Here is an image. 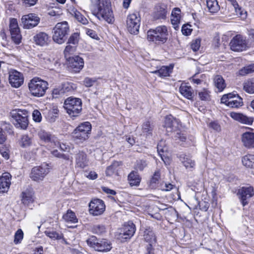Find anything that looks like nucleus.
Returning a JSON list of instances; mask_svg holds the SVG:
<instances>
[{
	"label": "nucleus",
	"instance_id": "nucleus-45",
	"mask_svg": "<svg viewBox=\"0 0 254 254\" xmlns=\"http://www.w3.org/2000/svg\"><path fill=\"white\" fill-rule=\"evenodd\" d=\"M46 236L53 240H60L63 238L62 234H60L54 231H46L45 232Z\"/></svg>",
	"mask_w": 254,
	"mask_h": 254
},
{
	"label": "nucleus",
	"instance_id": "nucleus-53",
	"mask_svg": "<svg viewBox=\"0 0 254 254\" xmlns=\"http://www.w3.org/2000/svg\"><path fill=\"white\" fill-rule=\"evenodd\" d=\"M61 88L64 93L73 90V84L69 82H65L62 84Z\"/></svg>",
	"mask_w": 254,
	"mask_h": 254
},
{
	"label": "nucleus",
	"instance_id": "nucleus-33",
	"mask_svg": "<svg viewBox=\"0 0 254 254\" xmlns=\"http://www.w3.org/2000/svg\"><path fill=\"white\" fill-rule=\"evenodd\" d=\"M32 138L27 134L22 135L19 141V145L22 148H26L32 145Z\"/></svg>",
	"mask_w": 254,
	"mask_h": 254
},
{
	"label": "nucleus",
	"instance_id": "nucleus-46",
	"mask_svg": "<svg viewBox=\"0 0 254 254\" xmlns=\"http://www.w3.org/2000/svg\"><path fill=\"white\" fill-rule=\"evenodd\" d=\"M76 47L74 45L67 44L64 51V56L67 59L69 55L73 54L75 51Z\"/></svg>",
	"mask_w": 254,
	"mask_h": 254
},
{
	"label": "nucleus",
	"instance_id": "nucleus-52",
	"mask_svg": "<svg viewBox=\"0 0 254 254\" xmlns=\"http://www.w3.org/2000/svg\"><path fill=\"white\" fill-rule=\"evenodd\" d=\"M164 145V142L163 140H161L157 145V151L160 155V157H161V159L165 163V161L164 160V159L162 156V154L161 153H163L165 151L167 150L166 148L165 147H163V145Z\"/></svg>",
	"mask_w": 254,
	"mask_h": 254
},
{
	"label": "nucleus",
	"instance_id": "nucleus-59",
	"mask_svg": "<svg viewBox=\"0 0 254 254\" xmlns=\"http://www.w3.org/2000/svg\"><path fill=\"white\" fill-rule=\"evenodd\" d=\"M190 25H184L182 28V32L183 35H189L190 34L192 29L190 28Z\"/></svg>",
	"mask_w": 254,
	"mask_h": 254
},
{
	"label": "nucleus",
	"instance_id": "nucleus-41",
	"mask_svg": "<svg viewBox=\"0 0 254 254\" xmlns=\"http://www.w3.org/2000/svg\"><path fill=\"white\" fill-rule=\"evenodd\" d=\"M153 126L148 121L144 123L142 127V131L146 136L150 135L152 134L153 130Z\"/></svg>",
	"mask_w": 254,
	"mask_h": 254
},
{
	"label": "nucleus",
	"instance_id": "nucleus-31",
	"mask_svg": "<svg viewBox=\"0 0 254 254\" xmlns=\"http://www.w3.org/2000/svg\"><path fill=\"white\" fill-rule=\"evenodd\" d=\"M206 5L209 12L215 13L220 9V6L217 0H206Z\"/></svg>",
	"mask_w": 254,
	"mask_h": 254
},
{
	"label": "nucleus",
	"instance_id": "nucleus-26",
	"mask_svg": "<svg viewBox=\"0 0 254 254\" xmlns=\"http://www.w3.org/2000/svg\"><path fill=\"white\" fill-rule=\"evenodd\" d=\"M181 10L179 8H174L171 13V21L175 29L178 27L181 20Z\"/></svg>",
	"mask_w": 254,
	"mask_h": 254
},
{
	"label": "nucleus",
	"instance_id": "nucleus-42",
	"mask_svg": "<svg viewBox=\"0 0 254 254\" xmlns=\"http://www.w3.org/2000/svg\"><path fill=\"white\" fill-rule=\"evenodd\" d=\"M254 72V64H250L242 68L239 71L240 75L246 76Z\"/></svg>",
	"mask_w": 254,
	"mask_h": 254
},
{
	"label": "nucleus",
	"instance_id": "nucleus-30",
	"mask_svg": "<svg viewBox=\"0 0 254 254\" xmlns=\"http://www.w3.org/2000/svg\"><path fill=\"white\" fill-rule=\"evenodd\" d=\"M70 14L73 16L78 21L83 24H87L88 23V20L79 11L74 8L69 9Z\"/></svg>",
	"mask_w": 254,
	"mask_h": 254
},
{
	"label": "nucleus",
	"instance_id": "nucleus-57",
	"mask_svg": "<svg viewBox=\"0 0 254 254\" xmlns=\"http://www.w3.org/2000/svg\"><path fill=\"white\" fill-rule=\"evenodd\" d=\"M200 46V40L195 39L192 41L191 44V48L193 51H197L199 50Z\"/></svg>",
	"mask_w": 254,
	"mask_h": 254
},
{
	"label": "nucleus",
	"instance_id": "nucleus-44",
	"mask_svg": "<svg viewBox=\"0 0 254 254\" xmlns=\"http://www.w3.org/2000/svg\"><path fill=\"white\" fill-rule=\"evenodd\" d=\"M79 39V33L75 32L72 34L68 39L67 44H71L76 46L78 45Z\"/></svg>",
	"mask_w": 254,
	"mask_h": 254
},
{
	"label": "nucleus",
	"instance_id": "nucleus-38",
	"mask_svg": "<svg viewBox=\"0 0 254 254\" xmlns=\"http://www.w3.org/2000/svg\"><path fill=\"white\" fill-rule=\"evenodd\" d=\"M63 218L66 222H70L71 223L77 222V218L75 213L71 210H68L66 213L63 215Z\"/></svg>",
	"mask_w": 254,
	"mask_h": 254
},
{
	"label": "nucleus",
	"instance_id": "nucleus-18",
	"mask_svg": "<svg viewBox=\"0 0 254 254\" xmlns=\"http://www.w3.org/2000/svg\"><path fill=\"white\" fill-rule=\"evenodd\" d=\"M9 82L14 88H18L22 85L24 82V77L21 73L12 70L9 73Z\"/></svg>",
	"mask_w": 254,
	"mask_h": 254
},
{
	"label": "nucleus",
	"instance_id": "nucleus-19",
	"mask_svg": "<svg viewBox=\"0 0 254 254\" xmlns=\"http://www.w3.org/2000/svg\"><path fill=\"white\" fill-rule=\"evenodd\" d=\"M68 67L72 72H78L83 67L84 61L79 56L68 57Z\"/></svg>",
	"mask_w": 254,
	"mask_h": 254
},
{
	"label": "nucleus",
	"instance_id": "nucleus-14",
	"mask_svg": "<svg viewBox=\"0 0 254 254\" xmlns=\"http://www.w3.org/2000/svg\"><path fill=\"white\" fill-rule=\"evenodd\" d=\"M245 38L241 35H237L233 38L230 43V48L235 52H241L245 50L248 47Z\"/></svg>",
	"mask_w": 254,
	"mask_h": 254
},
{
	"label": "nucleus",
	"instance_id": "nucleus-1",
	"mask_svg": "<svg viewBox=\"0 0 254 254\" xmlns=\"http://www.w3.org/2000/svg\"><path fill=\"white\" fill-rule=\"evenodd\" d=\"M168 35L167 26L161 25L149 30L147 32V39L155 44H164L168 40Z\"/></svg>",
	"mask_w": 254,
	"mask_h": 254
},
{
	"label": "nucleus",
	"instance_id": "nucleus-43",
	"mask_svg": "<svg viewBox=\"0 0 254 254\" xmlns=\"http://www.w3.org/2000/svg\"><path fill=\"white\" fill-rule=\"evenodd\" d=\"M144 238L146 242L149 243H152L155 241V235L150 229H146L144 231Z\"/></svg>",
	"mask_w": 254,
	"mask_h": 254
},
{
	"label": "nucleus",
	"instance_id": "nucleus-60",
	"mask_svg": "<svg viewBox=\"0 0 254 254\" xmlns=\"http://www.w3.org/2000/svg\"><path fill=\"white\" fill-rule=\"evenodd\" d=\"M160 178V172H159V171H157L154 173L153 176L152 177V178L151 180V183H154V184L156 183L159 181Z\"/></svg>",
	"mask_w": 254,
	"mask_h": 254
},
{
	"label": "nucleus",
	"instance_id": "nucleus-50",
	"mask_svg": "<svg viewBox=\"0 0 254 254\" xmlns=\"http://www.w3.org/2000/svg\"><path fill=\"white\" fill-rule=\"evenodd\" d=\"M147 164L144 160H140L136 161L135 169L137 171H142L147 166Z\"/></svg>",
	"mask_w": 254,
	"mask_h": 254
},
{
	"label": "nucleus",
	"instance_id": "nucleus-8",
	"mask_svg": "<svg viewBox=\"0 0 254 254\" xmlns=\"http://www.w3.org/2000/svg\"><path fill=\"white\" fill-rule=\"evenodd\" d=\"M86 242L89 246L94 249L95 251L107 252L112 249L111 243L106 239H98L95 236H90Z\"/></svg>",
	"mask_w": 254,
	"mask_h": 254
},
{
	"label": "nucleus",
	"instance_id": "nucleus-13",
	"mask_svg": "<svg viewBox=\"0 0 254 254\" xmlns=\"http://www.w3.org/2000/svg\"><path fill=\"white\" fill-rule=\"evenodd\" d=\"M9 28L12 41L16 45L19 44L21 42L22 35L16 19H10Z\"/></svg>",
	"mask_w": 254,
	"mask_h": 254
},
{
	"label": "nucleus",
	"instance_id": "nucleus-55",
	"mask_svg": "<svg viewBox=\"0 0 254 254\" xmlns=\"http://www.w3.org/2000/svg\"><path fill=\"white\" fill-rule=\"evenodd\" d=\"M58 117V110L56 109L53 110V111L50 112L48 114V118L50 122H54L55 121L56 119Z\"/></svg>",
	"mask_w": 254,
	"mask_h": 254
},
{
	"label": "nucleus",
	"instance_id": "nucleus-29",
	"mask_svg": "<svg viewBox=\"0 0 254 254\" xmlns=\"http://www.w3.org/2000/svg\"><path fill=\"white\" fill-rule=\"evenodd\" d=\"M128 180L131 186H138L141 181V178L137 172L133 171L129 174Z\"/></svg>",
	"mask_w": 254,
	"mask_h": 254
},
{
	"label": "nucleus",
	"instance_id": "nucleus-48",
	"mask_svg": "<svg viewBox=\"0 0 254 254\" xmlns=\"http://www.w3.org/2000/svg\"><path fill=\"white\" fill-rule=\"evenodd\" d=\"M227 0L231 3V4L233 5L234 8H235L236 14L240 15V16H242L243 13H242V10L241 7L239 6V5L238 4L236 0Z\"/></svg>",
	"mask_w": 254,
	"mask_h": 254
},
{
	"label": "nucleus",
	"instance_id": "nucleus-27",
	"mask_svg": "<svg viewBox=\"0 0 254 254\" xmlns=\"http://www.w3.org/2000/svg\"><path fill=\"white\" fill-rule=\"evenodd\" d=\"M213 82L214 86L218 92L222 91L226 87L225 80L221 75H217L215 76L213 78Z\"/></svg>",
	"mask_w": 254,
	"mask_h": 254
},
{
	"label": "nucleus",
	"instance_id": "nucleus-16",
	"mask_svg": "<svg viewBox=\"0 0 254 254\" xmlns=\"http://www.w3.org/2000/svg\"><path fill=\"white\" fill-rule=\"evenodd\" d=\"M40 18L35 14L29 13L23 15L21 20L25 29H31L37 26L40 22Z\"/></svg>",
	"mask_w": 254,
	"mask_h": 254
},
{
	"label": "nucleus",
	"instance_id": "nucleus-36",
	"mask_svg": "<svg viewBox=\"0 0 254 254\" xmlns=\"http://www.w3.org/2000/svg\"><path fill=\"white\" fill-rule=\"evenodd\" d=\"M176 122V120L171 115L168 116L165 118L164 127L166 128L168 132H171L173 130Z\"/></svg>",
	"mask_w": 254,
	"mask_h": 254
},
{
	"label": "nucleus",
	"instance_id": "nucleus-24",
	"mask_svg": "<svg viewBox=\"0 0 254 254\" xmlns=\"http://www.w3.org/2000/svg\"><path fill=\"white\" fill-rule=\"evenodd\" d=\"M10 174L8 173H3L0 177V192H6L11 184Z\"/></svg>",
	"mask_w": 254,
	"mask_h": 254
},
{
	"label": "nucleus",
	"instance_id": "nucleus-64",
	"mask_svg": "<svg viewBox=\"0 0 254 254\" xmlns=\"http://www.w3.org/2000/svg\"><path fill=\"white\" fill-rule=\"evenodd\" d=\"M38 0H23V3L26 6H33L35 5Z\"/></svg>",
	"mask_w": 254,
	"mask_h": 254
},
{
	"label": "nucleus",
	"instance_id": "nucleus-12",
	"mask_svg": "<svg viewBox=\"0 0 254 254\" xmlns=\"http://www.w3.org/2000/svg\"><path fill=\"white\" fill-rule=\"evenodd\" d=\"M221 103L231 108H239L243 105L242 98L233 93L223 95L221 99Z\"/></svg>",
	"mask_w": 254,
	"mask_h": 254
},
{
	"label": "nucleus",
	"instance_id": "nucleus-2",
	"mask_svg": "<svg viewBox=\"0 0 254 254\" xmlns=\"http://www.w3.org/2000/svg\"><path fill=\"white\" fill-rule=\"evenodd\" d=\"M111 6L110 0H102L98 5V11L93 14L99 19H103L109 23H112L114 17Z\"/></svg>",
	"mask_w": 254,
	"mask_h": 254
},
{
	"label": "nucleus",
	"instance_id": "nucleus-51",
	"mask_svg": "<svg viewBox=\"0 0 254 254\" xmlns=\"http://www.w3.org/2000/svg\"><path fill=\"white\" fill-rule=\"evenodd\" d=\"M209 92L205 89L198 92V96L201 100L208 101L210 100V96Z\"/></svg>",
	"mask_w": 254,
	"mask_h": 254
},
{
	"label": "nucleus",
	"instance_id": "nucleus-11",
	"mask_svg": "<svg viewBox=\"0 0 254 254\" xmlns=\"http://www.w3.org/2000/svg\"><path fill=\"white\" fill-rule=\"evenodd\" d=\"M135 232V225L133 223L129 222L124 225L119 232L117 233L116 236L118 240L121 242H124L132 237Z\"/></svg>",
	"mask_w": 254,
	"mask_h": 254
},
{
	"label": "nucleus",
	"instance_id": "nucleus-54",
	"mask_svg": "<svg viewBox=\"0 0 254 254\" xmlns=\"http://www.w3.org/2000/svg\"><path fill=\"white\" fill-rule=\"evenodd\" d=\"M56 146H59L60 149L64 151H68L70 149V146L64 143H61L58 140L54 141Z\"/></svg>",
	"mask_w": 254,
	"mask_h": 254
},
{
	"label": "nucleus",
	"instance_id": "nucleus-34",
	"mask_svg": "<svg viewBox=\"0 0 254 254\" xmlns=\"http://www.w3.org/2000/svg\"><path fill=\"white\" fill-rule=\"evenodd\" d=\"M173 67L167 66H163L159 69L152 71V73L158 74L159 76L164 77L169 76L172 72Z\"/></svg>",
	"mask_w": 254,
	"mask_h": 254
},
{
	"label": "nucleus",
	"instance_id": "nucleus-32",
	"mask_svg": "<svg viewBox=\"0 0 254 254\" xmlns=\"http://www.w3.org/2000/svg\"><path fill=\"white\" fill-rule=\"evenodd\" d=\"M180 92L184 97L190 99L192 97L193 90L191 87L185 84H182L180 87Z\"/></svg>",
	"mask_w": 254,
	"mask_h": 254
},
{
	"label": "nucleus",
	"instance_id": "nucleus-5",
	"mask_svg": "<svg viewBox=\"0 0 254 254\" xmlns=\"http://www.w3.org/2000/svg\"><path fill=\"white\" fill-rule=\"evenodd\" d=\"M53 40L59 44L64 43L69 32V27L66 21L58 23L53 29Z\"/></svg>",
	"mask_w": 254,
	"mask_h": 254
},
{
	"label": "nucleus",
	"instance_id": "nucleus-49",
	"mask_svg": "<svg viewBox=\"0 0 254 254\" xmlns=\"http://www.w3.org/2000/svg\"><path fill=\"white\" fill-rule=\"evenodd\" d=\"M92 231L96 234H101L105 232V227L102 225H95L92 228Z\"/></svg>",
	"mask_w": 254,
	"mask_h": 254
},
{
	"label": "nucleus",
	"instance_id": "nucleus-9",
	"mask_svg": "<svg viewBox=\"0 0 254 254\" xmlns=\"http://www.w3.org/2000/svg\"><path fill=\"white\" fill-rule=\"evenodd\" d=\"M127 28L131 34H137L140 25V17L138 13L129 14L126 20Z\"/></svg>",
	"mask_w": 254,
	"mask_h": 254
},
{
	"label": "nucleus",
	"instance_id": "nucleus-39",
	"mask_svg": "<svg viewBox=\"0 0 254 254\" xmlns=\"http://www.w3.org/2000/svg\"><path fill=\"white\" fill-rule=\"evenodd\" d=\"M181 160L184 166L187 169L193 168L195 166V162L189 156L185 155L181 157Z\"/></svg>",
	"mask_w": 254,
	"mask_h": 254
},
{
	"label": "nucleus",
	"instance_id": "nucleus-10",
	"mask_svg": "<svg viewBox=\"0 0 254 254\" xmlns=\"http://www.w3.org/2000/svg\"><path fill=\"white\" fill-rule=\"evenodd\" d=\"M49 164L43 163L40 166L35 167L32 169L30 177L33 181L36 182L43 181L45 176L49 173Z\"/></svg>",
	"mask_w": 254,
	"mask_h": 254
},
{
	"label": "nucleus",
	"instance_id": "nucleus-40",
	"mask_svg": "<svg viewBox=\"0 0 254 254\" xmlns=\"http://www.w3.org/2000/svg\"><path fill=\"white\" fill-rule=\"evenodd\" d=\"M38 136L40 139L44 141L45 143L51 141H53L54 142V141L56 140L50 133L45 131L44 130L40 131L38 133Z\"/></svg>",
	"mask_w": 254,
	"mask_h": 254
},
{
	"label": "nucleus",
	"instance_id": "nucleus-6",
	"mask_svg": "<svg viewBox=\"0 0 254 254\" xmlns=\"http://www.w3.org/2000/svg\"><path fill=\"white\" fill-rule=\"evenodd\" d=\"M82 102L80 99L73 97L67 98L64 102V108L70 117L78 116L82 110Z\"/></svg>",
	"mask_w": 254,
	"mask_h": 254
},
{
	"label": "nucleus",
	"instance_id": "nucleus-58",
	"mask_svg": "<svg viewBox=\"0 0 254 254\" xmlns=\"http://www.w3.org/2000/svg\"><path fill=\"white\" fill-rule=\"evenodd\" d=\"M96 81V80L95 79L86 77L83 81V83L85 86L90 87L93 86Z\"/></svg>",
	"mask_w": 254,
	"mask_h": 254
},
{
	"label": "nucleus",
	"instance_id": "nucleus-23",
	"mask_svg": "<svg viewBox=\"0 0 254 254\" xmlns=\"http://www.w3.org/2000/svg\"><path fill=\"white\" fill-rule=\"evenodd\" d=\"M75 166L77 168H84L88 166V159L87 155L83 151H79L75 154Z\"/></svg>",
	"mask_w": 254,
	"mask_h": 254
},
{
	"label": "nucleus",
	"instance_id": "nucleus-3",
	"mask_svg": "<svg viewBox=\"0 0 254 254\" xmlns=\"http://www.w3.org/2000/svg\"><path fill=\"white\" fill-rule=\"evenodd\" d=\"M91 125L88 122H84L77 127L72 132V137L76 143H81L88 139L91 133Z\"/></svg>",
	"mask_w": 254,
	"mask_h": 254
},
{
	"label": "nucleus",
	"instance_id": "nucleus-7",
	"mask_svg": "<svg viewBox=\"0 0 254 254\" xmlns=\"http://www.w3.org/2000/svg\"><path fill=\"white\" fill-rule=\"evenodd\" d=\"M12 122L17 128L25 129L28 125V112L25 110H15L11 113Z\"/></svg>",
	"mask_w": 254,
	"mask_h": 254
},
{
	"label": "nucleus",
	"instance_id": "nucleus-47",
	"mask_svg": "<svg viewBox=\"0 0 254 254\" xmlns=\"http://www.w3.org/2000/svg\"><path fill=\"white\" fill-rule=\"evenodd\" d=\"M23 238V232L21 229H19L14 234V243L16 245L20 243Z\"/></svg>",
	"mask_w": 254,
	"mask_h": 254
},
{
	"label": "nucleus",
	"instance_id": "nucleus-56",
	"mask_svg": "<svg viewBox=\"0 0 254 254\" xmlns=\"http://www.w3.org/2000/svg\"><path fill=\"white\" fill-rule=\"evenodd\" d=\"M33 120L36 122H40L42 120L41 113L38 110H34L32 113Z\"/></svg>",
	"mask_w": 254,
	"mask_h": 254
},
{
	"label": "nucleus",
	"instance_id": "nucleus-20",
	"mask_svg": "<svg viewBox=\"0 0 254 254\" xmlns=\"http://www.w3.org/2000/svg\"><path fill=\"white\" fill-rule=\"evenodd\" d=\"M241 140L243 145L248 148L254 147V130L249 128V130L243 133Z\"/></svg>",
	"mask_w": 254,
	"mask_h": 254
},
{
	"label": "nucleus",
	"instance_id": "nucleus-61",
	"mask_svg": "<svg viewBox=\"0 0 254 254\" xmlns=\"http://www.w3.org/2000/svg\"><path fill=\"white\" fill-rule=\"evenodd\" d=\"M209 127L217 131H219L221 130L220 126L216 122H211L209 124Z\"/></svg>",
	"mask_w": 254,
	"mask_h": 254
},
{
	"label": "nucleus",
	"instance_id": "nucleus-37",
	"mask_svg": "<svg viewBox=\"0 0 254 254\" xmlns=\"http://www.w3.org/2000/svg\"><path fill=\"white\" fill-rule=\"evenodd\" d=\"M243 89L247 93H254V78H250L243 83Z\"/></svg>",
	"mask_w": 254,
	"mask_h": 254
},
{
	"label": "nucleus",
	"instance_id": "nucleus-15",
	"mask_svg": "<svg viewBox=\"0 0 254 254\" xmlns=\"http://www.w3.org/2000/svg\"><path fill=\"white\" fill-rule=\"evenodd\" d=\"M89 212L94 216L102 214L105 210V205L101 199H95L89 203Z\"/></svg>",
	"mask_w": 254,
	"mask_h": 254
},
{
	"label": "nucleus",
	"instance_id": "nucleus-21",
	"mask_svg": "<svg viewBox=\"0 0 254 254\" xmlns=\"http://www.w3.org/2000/svg\"><path fill=\"white\" fill-rule=\"evenodd\" d=\"M168 14L167 6L164 4H159L154 8L153 18L157 19H165Z\"/></svg>",
	"mask_w": 254,
	"mask_h": 254
},
{
	"label": "nucleus",
	"instance_id": "nucleus-62",
	"mask_svg": "<svg viewBox=\"0 0 254 254\" xmlns=\"http://www.w3.org/2000/svg\"><path fill=\"white\" fill-rule=\"evenodd\" d=\"M175 137L176 139H179L181 141H185L187 139V137L185 134L181 132H177Z\"/></svg>",
	"mask_w": 254,
	"mask_h": 254
},
{
	"label": "nucleus",
	"instance_id": "nucleus-22",
	"mask_svg": "<svg viewBox=\"0 0 254 254\" xmlns=\"http://www.w3.org/2000/svg\"><path fill=\"white\" fill-rule=\"evenodd\" d=\"M230 116L234 120L243 124L251 125L254 122L253 118L248 117L241 113L231 112L230 113Z\"/></svg>",
	"mask_w": 254,
	"mask_h": 254
},
{
	"label": "nucleus",
	"instance_id": "nucleus-25",
	"mask_svg": "<svg viewBox=\"0 0 254 254\" xmlns=\"http://www.w3.org/2000/svg\"><path fill=\"white\" fill-rule=\"evenodd\" d=\"M49 37L45 32H39L33 37V40L37 45L44 46L48 44Z\"/></svg>",
	"mask_w": 254,
	"mask_h": 254
},
{
	"label": "nucleus",
	"instance_id": "nucleus-63",
	"mask_svg": "<svg viewBox=\"0 0 254 254\" xmlns=\"http://www.w3.org/2000/svg\"><path fill=\"white\" fill-rule=\"evenodd\" d=\"M6 140V137L2 130V129L0 127V144H3Z\"/></svg>",
	"mask_w": 254,
	"mask_h": 254
},
{
	"label": "nucleus",
	"instance_id": "nucleus-4",
	"mask_svg": "<svg viewBox=\"0 0 254 254\" xmlns=\"http://www.w3.org/2000/svg\"><path fill=\"white\" fill-rule=\"evenodd\" d=\"M48 83L39 77H34L28 83L29 90L31 94L35 97H41L44 96L48 88Z\"/></svg>",
	"mask_w": 254,
	"mask_h": 254
},
{
	"label": "nucleus",
	"instance_id": "nucleus-17",
	"mask_svg": "<svg viewBox=\"0 0 254 254\" xmlns=\"http://www.w3.org/2000/svg\"><path fill=\"white\" fill-rule=\"evenodd\" d=\"M243 206L248 203L249 199L254 196V190L252 187H244L241 188L238 192Z\"/></svg>",
	"mask_w": 254,
	"mask_h": 254
},
{
	"label": "nucleus",
	"instance_id": "nucleus-28",
	"mask_svg": "<svg viewBox=\"0 0 254 254\" xmlns=\"http://www.w3.org/2000/svg\"><path fill=\"white\" fill-rule=\"evenodd\" d=\"M22 202L25 205H29L34 201V192L32 190H27L22 193Z\"/></svg>",
	"mask_w": 254,
	"mask_h": 254
},
{
	"label": "nucleus",
	"instance_id": "nucleus-35",
	"mask_svg": "<svg viewBox=\"0 0 254 254\" xmlns=\"http://www.w3.org/2000/svg\"><path fill=\"white\" fill-rule=\"evenodd\" d=\"M242 162L245 166L254 169V155H245L243 157Z\"/></svg>",
	"mask_w": 254,
	"mask_h": 254
}]
</instances>
